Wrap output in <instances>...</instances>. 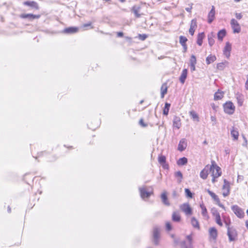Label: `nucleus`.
Listing matches in <instances>:
<instances>
[{
    "instance_id": "nucleus-2",
    "label": "nucleus",
    "mask_w": 248,
    "mask_h": 248,
    "mask_svg": "<svg viewBox=\"0 0 248 248\" xmlns=\"http://www.w3.org/2000/svg\"><path fill=\"white\" fill-rule=\"evenodd\" d=\"M223 108L225 112L228 114H233L235 110V106L231 101H228L225 103L223 105Z\"/></svg>"
},
{
    "instance_id": "nucleus-19",
    "label": "nucleus",
    "mask_w": 248,
    "mask_h": 248,
    "mask_svg": "<svg viewBox=\"0 0 248 248\" xmlns=\"http://www.w3.org/2000/svg\"><path fill=\"white\" fill-rule=\"evenodd\" d=\"M231 134L232 137H233V140H236L238 139L239 136V133L235 128L232 127V129L231 131Z\"/></svg>"
},
{
    "instance_id": "nucleus-39",
    "label": "nucleus",
    "mask_w": 248,
    "mask_h": 248,
    "mask_svg": "<svg viewBox=\"0 0 248 248\" xmlns=\"http://www.w3.org/2000/svg\"><path fill=\"white\" fill-rule=\"evenodd\" d=\"M185 191L187 198H192L193 197V194L188 188H185Z\"/></svg>"
},
{
    "instance_id": "nucleus-51",
    "label": "nucleus",
    "mask_w": 248,
    "mask_h": 248,
    "mask_svg": "<svg viewBox=\"0 0 248 248\" xmlns=\"http://www.w3.org/2000/svg\"><path fill=\"white\" fill-rule=\"evenodd\" d=\"M195 65L193 64H190V67L191 72H193L195 70Z\"/></svg>"
},
{
    "instance_id": "nucleus-37",
    "label": "nucleus",
    "mask_w": 248,
    "mask_h": 248,
    "mask_svg": "<svg viewBox=\"0 0 248 248\" xmlns=\"http://www.w3.org/2000/svg\"><path fill=\"white\" fill-rule=\"evenodd\" d=\"M223 94L221 93L217 92L214 94V99L217 100L221 99L223 97Z\"/></svg>"
},
{
    "instance_id": "nucleus-31",
    "label": "nucleus",
    "mask_w": 248,
    "mask_h": 248,
    "mask_svg": "<svg viewBox=\"0 0 248 248\" xmlns=\"http://www.w3.org/2000/svg\"><path fill=\"white\" fill-rule=\"evenodd\" d=\"M207 191L208 194L211 196V197L213 198V199L214 201L217 202H219V199L217 195H216L214 193H213L209 189H208Z\"/></svg>"
},
{
    "instance_id": "nucleus-4",
    "label": "nucleus",
    "mask_w": 248,
    "mask_h": 248,
    "mask_svg": "<svg viewBox=\"0 0 248 248\" xmlns=\"http://www.w3.org/2000/svg\"><path fill=\"white\" fill-rule=\"evenodd\" d=\"M227 235L229 237L230 241H234L237 236V233L235 229L228 227Z\"/></svg>"
},
{
    "instance_id": "nucleus-60",
    "label": "nucleus",
    "mask_w": 248,
    "mask_h": 248,
    "mask_svg": "<svg viewBox=\"0 0 248 248\" xmlns=\"http://www.w3.org/2000/svg\"><path fill=\"white\" fill-rule=\"evenodd\" d=\"M245 88L247 90H248V79H247L246 84H245Z\"/></svg>"
},
{
    "instance_id": "nucleus-8",
    "label": "nucleus",
    "mask_w": 248,
    "mask_h": 248,
    "mask_svg": "<svg viewBox=\"0 0 248 248\" xmlns=\"http://www.w3.org/2000/svg\"><path fill=\"white\" fill-rule=\"evenodd\" d=\"M139 190L140 191V197L142 199H144L145 198H149L150 195L153 193V192H148L146 191L144 187H140Z\"/></svg>"
},
{
    "instance_id": "nucleus-49",
    "label": "nucleus",
    "mask_w": 248,
    "mask_h": 248,
    "mask_svg": "<svg viewBox=\"0 0 248 248\" xmlns=\"http://www.w3.org/2000/svg\"><path fill=\"white\" fill-rule=\"evenodd\" d=\"M147 38L146 34H139V38L141 40H144Z\"/></svg>"
},
{
    "instance_id": "nucleus-12",
    "label": "nucleus",
    "mask_w": 248,
    "mask_h": 248,
    "mask_svg": "<svg viewBox=\"0 0 248 248\" xmlns=\"http://www.w3.org/2000/svg\"><path fill=\"white\" fill-rule=\"evenodd\" d=\"M235 97L237 101V103L238 105L239 106H242L244 100V95L239 93H235Z\"/></svg>"
},
{
    "instance_id": "nucleus-44",
    "label": "nucleus",
    "mask_w": 248,
    "mask_h": 248,
    "mask_svg": "<svg viewBox=\"0 0 248 248\" xmlns=\"http://www.w3.org/2000/svg\"><path fill=\"white\" fill-rule=\"evenodd\" d=\"M216 220L217 224H218L220 226H222V223L221 221L220 216H217V217H216Z\"/></svg>"
},
{
    "instance_id": "nucleus-52",
    "label": "nucleus",
    "mask_w": 248,
    "mask_h": 248,
    "mask_svg": "<svg viewBox=\"0 0 248 248\" xmlns=\"http://www.w3.org/2000/svg\"><path fill=\"white\" fill-rule=\"evenodd\" d=\"M172 196L174 197V198H177L178 197V194L177 193V192L175 191V190H174L172 192Z\"/></svg>"
},
{
    "instance_id": "nucleus-17",
    "label": "nucleus",
    "mask_w": 248,
    "mask_h": 248,
    "mask_svg": "<svg viewBox=\"0 0 248 248\" xmlns=\"http://www.w3.org/2000/svg\"><path fill=\"white\" fill-rule=\"evenodd\" d=\"M231 50V45L229 43L227 42L226 46L224 49V54L228 57L230 56V52Z\"/></svg>"
},
{
    "instance_id": "nucleus-9",
    "label": "nucleus",
    "mask_w": 248,
    "mask_h": 248,
    "mask_svg": "<svg viewBox=\"0 0 248 248\" xmlns=\"http://www.w3.org/2000/svg\"><path fill=\"white\" fill-rule=\"evenodd\" d=\"M209 170V165H206L205 168L201 171L200 177L203 179H206L208 174V170Z\"/></svg>"
},
{
    "instance_id": "nucleus-35",
    "label": "nucleus",
    "mask_w": 248,
    "mask_h": 248,
    "mask_svg": "<svg viewBox=\"0 0 248 248\" xmlns=\"http://www.w3.org/2000/svg\"><path fill=\"white\" fill-rule=\"evenodd\" d=\"M227 63V62L218 63L217 66V69L219 70H224V69L225 68V67L226 66V64Z\"/></svg>"
},
{
    "instance_id": "nucleus-63",
    "label": "nucleus",
    "mask_w": 248,
    "mask_h": 248,
    "mask_svg": "<svg viewBox=\"0 0 248 248\" xmlns=\"http://www.w3.org/2000/svg\"><path fill=\"white\" fill-rule=\"evenodd\" d=\"M234 1L236 2H240L241 0H234Z\"/></svg>"
},
{
    "instance_id": "nucleus-55",
    "label": "nucleus",
    "mask_w": 248,
    "mask_h": 248,
    "mask_svg": "<svg viewBox=\"0 0 248 248\" xmlns=\"http://www.w3.org/2000/svg\"><path fill=\"white\" fill-rule=\"evenodd\" d=\"M162 166H163V167L165 169H168V168H169L168 165H167V164H166V163H165L164 164H163V165H162Z\"/></svg>"
},
{
    "instance_id": "nucleus-7",
    "label": "nucleus",
    "mask_w": 248,
    "mask_h": 248,
    "mask_svg": "<svg viewBox=\"0 0 248 248\" xmlns=\"http://www.w3.org/2000/svg\"><path fill=\"white\" fill-rule=\"evenodd\" d=\"M160 229L157 227H155L153 230L154 243L157 245L159 243Z\"/></svg>"
},
{
    "instance_id": "nucleus-18",
    "label": "nucleus",
    "mask_w": 248,
    "mask_h": 248,
    "mask_svg": "<svg viewBox=\"0 0 248 248\" xmlns=\"http://www.w3.org/2000/svg\"><path fill=\"white\" fill-rule=\"evenodd\" d=\"M209 234L211 237L216 239L217 235V230L214 227L211 228L209 229Z\"/></svg>"
},
{
    "instance_id": "nucleus-38",
    "label": "nucleus",
    "mask_w": 248,
    "mask_h": 248,
    "mask_svg": "<svg viewBox=\"0 0 248 248\" xmlns=\"http://www.w3.org/2000/svg\"><path fill=\"white\" fill-rule=\"evenodd\" d=\"M187 38L183 36H180L179 37V42L181 45H186L187 42Z\"/></svg>"
},
{
    "instance_id": "nucleus-14",
    "label": "nucleus",
    "mask_w": 248,
    "mask_h": 248,
    "mask_svg": "<svg viewBox=\"0 0 248 248\" xmlns=\"http://www.w3.org/2000/svg\"><path fill=\"white\" fill-rule=\"evenodd\" d=\"M20 17L23 18H29L30 20H32L35 18H39L40 17V15H35L31 14H22Z\"/></svg>"
},
{
    "instance_id": "nucleus-29",
    "label": "nucleus",
    "mask_w": 248,
    "mask_h": 248,
    "mask_svg": "<svg viewBox=\"0 0 248 248\" xmlns=\"http://www.w3.org/2000/svg\"><path fill=\"white\" fill-rule=\"evenodd\" d=\"M204 37V35L203 32L200 33L198 34L197 41V43L198 45L199 46H202Z\"/></svg>"
},
{
    "instance_id": "nucleus-47",
    "label": "nucleus",
    "mask_w": 248,
    "mask_h": 248,
    "mask_svg": "<svg viewBox=\"0 0 248 248\" xmlns=\"http://www.w3.org/2000/svg\"><path fill=\"white\" fill-rule=\"evenodd\" d=\"M212 213L213 215L216 217L217 216H220L219 213L216 209H212Z\"/></svg>"
},
{
    "instance_id": "nucleus-30",
    "label": "nucleus",
    "mask_w": 248,
    "mask_h": 248,
    "mask_svg": "<svg viewBox=\"0 0 248 248\" xmlns=\"http://www.w3.org/2000/svg\"><path fill=\"white\" fill-rule=\"evenodd\" d=\"M140 9V7L139 6H134L132 7V11L137 17H140V15L139 14Z\"/></svg>"
},
{
    "instance_id": "nucleus-10",
    "label": "nucleus",
    "mask_w": 248,
    "mask_h": 248,
    "mask_svg": "<svg viewBox=\"0 0 248 248\" xmlns=\"http://www.w3.org/2000/svg\"><path fill=\"white\" fill-rule=\"evenodd\" d=\"M215 9L214 6H212V9L208 15V22L209 23H211L214 20L215 18Z\"/></svg>"
},
{
    "instance_id": "nucleus-21",
    "label": "nucleus",
    "mask_w": 248,
    "mask_h": 248,
    "mask_svg": "<svg viewBox=\"0 0 248 248\" xmlns=\"http://www.w3.org/2000/svg\"><path fill=\"white\" fill-rule=\"evenodd\" d=\"M226 34V31L225 29H222L219 31L217 33L218 39L220 41H222L223 38Z\"/></svg>"
},
{
    "instance_id": "nucleus-1",
    "label": "nucleus",
    "mask_w": 248,
    "mask_h": 248,
    "mask_svg": "<svg viewBox=\"0 0 248 248\" xmlns=\"http://www.w3.org/2000/svg\"><path fill=\"white\" fill-rule=\"evenodd\" d=\"M209 170L213 177L212 182L214 183L216 182V178L219 177L221 174V169L216 165L214 161H212V165L209 166Z\"/></svg>"
},
{
    "instance_id": "nucleus-48",
    "label": "nucleus",
    "mask_w": 248,
    "mask_h": 248,
    "mask_svg": "<svg viewBox=\"0 0 248 248\" xmlns=\"http://www.w3.org/2000/svg\"><path fill=\"white\" fill-rule=\"evenodd\" d=\"M166 229L168 231H170L171 230V225L169 222H167L166 224Z\"/></svg>"
},
{
    "instance_id": "nucleus-64",
    "label": "nucleus",
    "mask_w": 248,
    "mask_h": 248,
    "mask_svg": "<svg viewBox=\"0 0 248 248\" xmlns=\"http://www.w3.org/2000/svg\"><path fill=\"white\" fill-rule=\"evenodd\" d=\"M174 242H175V243H176V244L178 243V241H177V240H174Z\"/></svg>"
},
{
    "instance_id": "nucleus-11",
    "label": "nucleus",
    "mask_w": 248,
    "mask_h": 248,
    "mask_svg": "<svg viewBox=\"0 0 248 248\" xmlns=\"http://www.w3.org/2000/svg\"><path fill=\"white\" fill-rule=\"evenodd\" d=\"M197 27V21L196 20L193 19L191 21L190 27L189 30V32L191 35H193L194 33L195 29Z\"/></svg>"
},
{
    "instance_id": "nucleus-54",
    "label": "nucleus",
    "mask_w": 248,
    "mask_h": 248,
    "mask_svg": "<svg viewBox=\"0 0 248 248\" xmlns=\"http://www.w3.org/2000/svg\"><path fill=\"white\" fill-rule=\"evenodd\" d=\"M140 124H141L142 126H143L144 127L146 126V125L144 124L143 120L142 119L140 120Z\"/></svg>"
},
{
    "instance_id": "nucleus-61",
    "label": "nucleus",
    "mask_w": 248,
    "mask_h": 248,
    "mask_svg": "<svg viewBox=\"0 0 248 248\" xmlns=\"http://www.w3.org/2000/svg\"><path fill=\"white\" fill-rule=\"evenodd\" d=\"M217 204L221 207L222 208H224L223 205H222L221 203H220V202H217Z\"/></svg>"
},
{
    "instance_id": "nucleus-5",
    "label": "nucleus",
    "mask_w": 248,
    "mask_h": 248,
    "mask_svg": "<svg viewBox=\"0 0 248 248\" xmlns=\"http://www.w3.org/2000/svg\"><path fill=\"white\" fill-rule=\"evenodd\" d=\"M232 209L234 213L239 217L242 218L244 217L245 213L243 210L238 206L235 205L232 206Z\"/></svg>"
},
{
    "instance_id": "nucleus-15",
    "label": "nucleus",
    "mask_w": 248,
    "mask_h": 248,
    "mask_svg": "<svg viewBox=\"0 0 248 248\" xmlns=\"http://www.w3.org/2000/svg\"><path fill=\"white\" fill-rule=\"evenodd\" d=\"M222 189L223 190V195L225 197L229 194V185L227 183L226 180H224V185L223 186Z\"/></svg>"
},
{
    "instance_id": "nucleus-57",
    "label": "nucleus",
    "mask_w": 248,
    "mask_h": 248,
    "mask_svg": "<svg viewBox=\"0 0 248 248\" xmlns=\"http://www.w3.org/2000/svg\"><path fill=\"white\" fill-rule=\"evenodd\" d=\"M191 9H192V7H187V8H186V11H187L188 12H189L190 13L191 11Z\"/></svg>"
},
{
    "instance_id": "nucleus-22",
    "label": "nucleus",
    "mask_w": 248,
    "mask_h": 248,
    "mask_svg": "<svg viewBox=\"0 0 248 248\" xmlns=\"http://www.w3.org/2000/svg\"><path fill=\"white\" fill-rule=\"evenodd\" d=\"M78 31V28L76 27H69L66 28L64 32L66 33H73Z\"/></svg>"
},
{
    "instance_id": "nucleus-24",
    "label": "nucleus",
    "mask_w": 248,
    "mask_h": 248,
    "mask_svg": "<svg viewBox=\"0 0 248 248\" xmlns=\"http://www.w3.org/2000/svg\"><path fill=\"white\" fill-rule=\"evenodd\" d=\"M173 125L174 127L179 129L181 126L180 119L179 117H175L173 119Z\"/></svg>"
},
{
    "instance_id": "nucleus-42",
    "label": "nucleus",
    "mask_w": 248,
    "mask_h": 248,
    "mask_svg": "<svg viewBox=\"0 0 248 248\" xmlns=\"http://www.w3.org/2000/svg\"><path fill=\"white\" fill-rule=\"evenodd\" d=\"M181 245L182 248H193L192 245H188V246H186L185 241H183L181 243Z\"/></svg>"
},
{
    "instance_id": "nucleus-41",
    "label": "nucleus",
    "mask_w": 248,
    "mask_h": 248,
    "mask_svg": "<svg viewBox=\"0 0 248 248\" xmlns=\"http://www.w3.org/2000/svg\"><path fill=\"white\" fill-rule=\"evenodd\" d=\"M197 63V60L196 57L192 55L191 56L190 59V64H196Z\"/></svg>"
},
{
    "instance_id": "nucleus-56",
    "label": "nucleus",
    "mask_w": 248,
    "mask_h": 248,
    "mask_svg": "<svg viewBox=\"0 0 248 248\" xmlns=\"http://www.w3.org/2000/svg\"><path fill=\"white\" fill-rule=\"evenodd\" d=\"M183 47V49H184V52H186L187 50V46H186V45H182Z\"/></svg>"
},
{
    "instance_id": "nucleus-25",
    "label": "nucleus",
    "mask_w": 248,
    "mask_h": 248,
    "mask_svg": "<svg viewBox=\"0 0 248 248\" xmlns=\"http://www.w3.org/2000/svg\"><path fill=\"white\" fill-rule=\"evenodd\" d=\"M216 60V57L215 55H210L206 59V62L207 64L213 62Z\"/></svg>"
},
{
    "instance_id": "nucleus-43",
    "label": "nucleus",
    "mask_w": 248,
    "mask_h": 248,
    "mask_svg": "<svg viewBox=\"0 0 248 248\" xmlns=\"http://www.w3.org/2000/svg\"><path fill=\"white\" fill-rule=\"evenodd\" d=\"M208 37L209 45L210 46H212L214 44L215 41H214V39L212 37V36H210V35H208Z\"/></svg>"
},
{
    "instance_id": "nucleus-6",
    "label": "nucleus",
    "mask_w": 248,
    "mask_h": 248,
    "mask_svg": "<svg viewBox=\"0 0 248 248\" xmlns=\"http://www.w3.org/2000/svg\"><path fill=\"white\" fill-rule=\"evenodd\" d=\"M231 27L233 30V32L234 33H239L241 31V28L238 22L234 19H232L231 21Z\"/></svg>"
},
{
    "instance_id": "nucleus-34",
    "label": "nucleus",
    "mask_w": 248,
    "mask_h": 248,
    "mask_svg": "<svg viewBox=\"0 0 248 248\" xmlns=\"http://www.w3.org/2000/svg\"><path fill=\"white\" fill-rule=\"evenodd\" d=\"M170 106V104L168 103H166L165 105V107L163 109V114L165 115H167L169 113V109Z\"/></svg>"
},
{
    "instance_id": "nucleus-45",
    "label": "nucleus",
    "mask_w": 248,
    "mask_h": 248,
    "mask_svg": "<svg viewBox=\"0 0 248 248\" xmlns=\"http://www.w3.org/2000/svg\"><path fill=\"white\" fill-rule=\"evenodd\" d=\"M190 115L194 119H198V116L197 114L193 111H191L190 112Z\"/></svg>"
},
{
    "instance_id": "nucleus-26",
    "label": "nucleus",
    "mask_w": 248,
    "mask_h": 248,
    "mask_svg": "<svg viewBox=\"0 0 248 248\" xmlns=\"http://www.w3.org/2000/svg\"><path fill=\"white\" fill-rule=\"evenodd\" d=\"M191 223L193 227L198 229L200 228L199 222L195 217L191 218Z\"/></svg>"
},
{
    "instance_id": "nucleus-58",
    "label": "nucleus",
    "mask_w": 248,
    "mask_h": 248,
    "mask_svg": "<svg viewBox=\"0 0 248 248\" xmlns=\"http://www.w3.org/2000/svg\"><path fill=\"white\" fill-rule=\"evenodd\" d=\"M117 36L118 37H122L123 36V33L122 32H119L117 33Z\"/></svg>"
},
{
    "instance_id": "nucleus-59",
    "label": "nucleus",
    "mask_w": 248,
    "mask_h": 248,
    "mask_svg": "<svg viewBox=\"0 0 248 248\" xmlns=\"http://www.w3.org/2000/svg\"><path fill=\"white\" fill-rule=\"evenodd\" d=\"M88 26H91V23L90 22V23L85 24L83 25L84 27H88Z\"/></svg>"
},
{
    "instance_id": "nucleus-16",
    "label": "nucleus",
    "mask_w": 248,
    "mask_h": 248,
    "mask_svg": "<svg viewBox=\"0 0 248 248\" xmlns=\"http://www.w3.org/2000/svg\"><path fill=\"white\" fill-rule=\"evenodd\" d=\"M187 75V70L184 69L182 71V73L179 78V80L182 84H184L185 82Z\"/></svg>"
},
{
    "instance_id": "nucleus-13",
    "label": "nucleus",
    "mask_w": 248,
    "mask_h": 248,
    "mask_svg": "<svg viewBox=\"0 0 248 248\" xmlns=\"http://www.w3.org/2000/svg\"><path fill=\"white\" fill-rule=\"evenodd\" d=\"M187 146V142L184 139H182L178 144V150L180 151H184Z\"/></svg>"
},
{
    "instance_id": "nucleus-53",
    "label": "nucleus",
    "mask_w": 248,
    "mask_h": 248,
    "mask_svg": "<svg viewBox=\"0 0 248 248\" xmlns=\"http://www.w3.org/2000/svg\"><path fill=\"white\" fill-rule=\"evenodd\" d=\"M235 16L237 19H240L242 18V16L240 13H236L235 14Z\"/></svg>"
},
{
    "instance_id": "nucleus-20",
    "label": "nucleus",
    "mask_w": 248,
    "mask_h": 248,
    "mask_svg": "<svg viewBox=\"0 0 248 248\" xmlns=\"http://www.w3.org/2000/svg\"><path fill=\"white\" fill-rule=\"evenodd\" d=\"M172 219L175 222H179L180 221L181 217L178 212H173L172 215Z\"/></svg>"
},
{
    "instance_id": "nucleus-28",
    "label": "nucleus",
    "mask_w": 248,
    "mask_h": 248,
    "mask_svg": "<svg viewBox=\"0 0 248 248\" xmlns=\"http://www.w3.org/2000/svg\"><path fill=\"white\" fill-rule=\"evenodd\" d=\"M167 84L164 83L162 84L161 88V98H163L164 97L165 94L167 92Z\"/></svg>"
},
{
    "instance_id": "nucleus-33",
    "label": "nucleus",
    "mask_w": 248,
    "mask_h": 248,
    "mask_svg": "<svg viewBox=\"0 0 248 248\" xmlns=\"http://www.w3.org/2000/svg\"><path fill=\"white\" fill-rule=\"evenodd\" d=\"M176 177H178L177 182L179 183H180L182 182L183 179V174L182 172L180 171H178L175 173L174 174Z\"/></svg>"
},
{
    "instance_id": "nucleus-36",
    "label": "nucleus",
    "mask_w": 248,
    "mask_h": 248,
    "mask_svg": "<svg viewBox=\"0 0 248 248\" xmlns=\"http://www.w3.org/2000/svg\"><path fill=\"white\" fill-rule=\"evenodd\" d=\"M24 4L28 5V6L32 7H34L36 8H38V5H37V3L34 1H31V2L26 1L24 2Z\"/></svg>"
},
{
    "instance_id": "nucleus-32",
    "label": "nucleus",
    "mask_w": 248,
    "mask_h": 248,
    "mask_svg": "<svg viewBox=\"0 0 248 248\" xmlns=\"http://www.w3.org/2000/svg\"><path fill=\"white\" fill-rule=\"evenodd\" d=\"M187 162V159L186 157H184L180 158L177 161V164L179 166H182L186 164Z\"/></svg>"
},
{
    "instance_id": "nucleus-50",
    "label": "nucleus",
    "mask_w": 248,
    "mask_h": 248,
    "mask_svg": "<svg viewBox=\"0 0 248 248\" xmlns=\"http://www.w3.org/2000/svg\"><path fill=\"white\" fill-rule=\"evenodd\" d=\"M211 121L213 123V125H214L216 124V118L215 116H211Z\"/></svg>"
},
{
    "instance_id": "nucleus-62",
    "label": "nucleus",
    "mask_w": 248,
    "mask_h": 248,
    "mask_svg": "<svg viewBox=\"0 0 248 248\" xmlns=\"http://www.w3.org/2000/svg\"><path fill=\"white\" fill-rule=\"evenodd\" d=\"M8 211L9 213L11 212V208H10L9 206L8 207Z\"/></svg>"
},
{
    "instance_id": "nucleus-23",
    "label": "nucleus",
    "mask_w": 248,
    "mask_h": 248,
    "mask_svg": "<svg viewBox=\"0 0 248 248\" xmlns=\"http://www.w3.org/2000/svg\"><path fill=\"white\" fill-rule=\"evenodd\" d=\"M161 198L162 202H163L164 204H165L166 205H170V203L168 200V198L166 192H164L163 193H162L161 195Z\"/></svg>"
},
{
    "instance_id": "nucleus-3",
    "label": "nucleus",
    "mask_w": 248,
    "mask_h": 248,
    "mask_svg": "<svg viewBox=\"0 0 248 248\" xmlns=\"http://www.w3.org/2000/svg\"><path fill=\"white\" fill-rule=\"evenodd\" d=\"M180 210L186 216H189L192 214V210L188 203H184L180 205Z\"/></svg>"
},
{
    "instance_id": "nucleus-27",
    "label": "nucleus",
    "mask_w": 248,
    "mask_h": 248,
    "mask_svg": "<svg viewBox=\"0 0 248 248\" xmlns=\"http://www.w3.org/2000/svg\"><path fill=\"white\" fill-rule=\"evenodd\" d=\"M200 207L201 208V209H202V215L206 217L207 219H208L209 218V217L208 216V214H207V209L205 207V206L203 205V204H201L200 205Z\"/></svg>"
},
{
    "instance_id": "nucleus-46",
    "label": "nucleus",
    "mask_w": 248,
    "mask_h": 248,
    "mask_svg": "<svg viewBox=\"0 0 248 248\" xmlns=\"http://www.w3.org/2000/svg\"><path fill=\"white\" fill-rule=\"evenodd\" d=\"M186 238L188 241V245H192V237L191 235H187Z\"/></svg>"
},
{
    "instance_id": "nucleus-40",
    "label": "nucleus",
    "mask_w": 248,
    "mask_h": 248,
    "mask_svg": "<svg viewBox=\"0 0 248 248\" xmlns=\"http://www.w3.org/2000/svg\"><path fill=\"white\" fill-rule=\"evenodd\" d=\"M158 162L161 165L166 163V157L164 155H160L158 157Z\"/></svg>"
}]
</instances>
